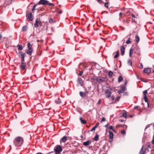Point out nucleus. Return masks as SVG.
I'll return each mask as SVG.
<instances>
[{
  "label": "nucleus",
  "mask_w": 154,
  "mask_h": 154,
  "mask_svg": "<svg viewBox=\"0 0 154 154\" xmlns=\"http://www.w3.org/2000/svg\"><path fill=\"white\" fill-rule=\"evenodd\" d=\"M27 46L28 47V50L33 51L32 45H31L30 43H28Z\"/></svg>",
  "instance_id": "obj_13"
},
{
  "label": "nucleus",
  "mask_w": 154,
  "mask_h": 154,
  "mask_svg": "<svg viewBox=\"0 0 154 154\" xmlns=\"http://www.w3.org/2000/svg\"><path fill=\"white\" fill-rule=\"evenodd\" d=\"M152 144L154 145V136L153 137V139L152 141Z\"/></svg>",
  "instance_id": "obj_51"
},
{
  "label": "nucleus",
  "mask_w": 154,
  "mask_h": 154,
  "mask_svg": "<svg viewBox=\"0 0 154 154\" xmlns=\"http://www.w3.org/2000/svg\"><path fill=\"white\" fill-rule=\"evenodd\" d=\"M105 94L106 97H109L110 96L111 93L109 90H106L105 91Z\"/></svg>",
  "instance_id": "obj_9"
},
{
  "label": "nucleus",
  "mask_w": 154,
  "mask_h": 154,
  "mask_svg": "<svg viewBox=\"0 0 154 154\" xmlns=\"http://www.w3.org/2000/svg\"><path fill=\"white\" fill-rule=\"evenodd\" d=\"M63 12V11L61 10H60L59 11H58V14H61Z\"/></svg>",
  "instance_id": "obj_54"
},
{
  "label": "nucleus",
  "mask_w": 154,
  "mask_h": 154,
  "mask_svg": "<svg viewBox=\"0 0 154 154\" xmlns=\"http://www.w3.org/2000/svg\"><path fill=\"white\" fill-rule=\"evenodd\" d=\"M108 75L109 78H112V77L113 73L112 71H110L108 72Z\"/></svg>",
  "instance_id": "obj_25"
},
{
  "label": "nucleus",
  "mask_w": 154,
  "mask_h": 154,
  "mask_svg": "<svg viewBox=\"0 0 154 154\" xmlns=\"http://www.w3.org/2000/svg\"><path fill=\"white\" fill-rule=\"evenodd\" d=\"M140 37L138 35H136L135 36V40L137 43H138L140 41Z\"/></svg>",
  "instance_id": "obj_17"
},
{
  "label": "nucleus",
  "mask_w": 154,
  "mask_h": 154,
  "mask_svg": "<svg viewBox=\"0 0 154 154\" xmlns=\"http://www.w3.org/2000/svg\"><path fill=\"white\" fill-rule=\"evenodd\" d=\"M78 82L81 84H82L83 83L82 79L81 78H79L78 79Z\"/></svg>",
  "instance_id": "obj_21"
},
{
  "label": "nucleus",
  "mask_w": 154,
  "mask_h": 154,
  "mask_svg": "<svg viewBox=\"0 0 154 154\" xmlns=\"http://www.w3.org/2000/svg\"><path fill=\"white\" fill-rule=\"evenodd\" d=\"M146 147H147L148 148H151V146H150V145H146Z\"/></svg>",
  "instance_id": "obj_49"
},
{
  "label": "nucleus",
  "mask_w": 154,
  "mask_h": 154,
  "mask_svg": "<svg viewBox=\"0 0 154 154\" xmlns=\"http://www.w3.org/2000/svg\"><path fill=\"white\" fill-rule=\"evenodd\" d=\"M125 48L124 46H122L121 48V54L122 56L123 55L125 54Z\"/></svg>",
  "instance_id": "obj_10"
},
{
  "label": "nucleus",
  "mask_w": 154,
  "mask_h": 154,
  "mask_svg": "<svg viewBox=\"0 0 154 154\" xmlns=\"http://www.w3.org/2000/svg\"><path fill=\"white\" fill-rule=\"evenodd\" d=\"M144 100L145 102H148V100L147 97L146 96H144Z\"/></svg>",
  "instance_id": "obj_39"
},
{
  "label": "nucleus",
  "mask_w": 154,
  "mask_h": 154,
  "mask_svg": "<svg viewBox=\"0 0 154 154\" xmlns=\"http://www.w3.org/2000/svg\"><path fill=\"white\" fill-rule=\"evenodd\" d=\"M88 93V92L87 91V89H85V92L84 93L85 96H87Z\"/></svg>",
  "instance_id": "obj_32"
},
{
  "label": "nucleus",
  "mask_w": 154,
  "mask_h": 154,
  "mask_svg": "<svg viewBox=\"0 0 154 154\" xmlns=\"http://www.w3.org/2000/svg\"><path fill=\"white\" fill-rule=\"evenodd\" d=\"M151 69L149 68H145L144 69L143 72L144 73L149 74L150 72Z\"/></svg>",
  "instance_id": "obj_11"
},
{
  "label": "nucleus",
  "mask_w": 154,
  "mask_h": 154,
  "mask_svg": "<svg viewBox=\"0 0 154 154\" xmlns=\"http://www.w3.org/2000/svg\"><path fill=\"white\" fill-rule=\"evenodd\" d=\"M33 51L28 50L26 51V53L28 54H30V56L32 55V52Z\"/></svg>",
  "instance_id": "obj_27"
},
{
  "label": "nucleus",
  "mask_w": 154,
  "mask_h": 154,
  "mask_svg": "<svg viewBox=\"0 0 154 154\" xmlns=\"http://www.w3.org/2000/svg\"><path fill=\"white\" fill-rule=\"evenodd\" d=\"M123 79V78H122V77L120 75L118 77V82H121L122 81Z\"/></svg>",
  "instance_id": "obj_26"
},
{
  "label": "nucleus",
  "mask_w": 154,
  "mask_h": 154,
  "mask_svg": "<svg viewBox=\"0 0 154 154\" xmlns=\"http://www.w3.org/2000/svg\"><path fill=\"white\" fill-rule=\"evenodd\" d=\"M127 84V82H125V83L124 84H125V85H126V84Z\"/></svg>",
  "instance_id": "obj_63"
},
{
  "label": "nucleus",
  "mask_w": 154,
  "mask_h": 154,
  "mask_svg": "<svg viewBox=\"0 0 154 154\" xmlns=\"http://www.w3.org/2000/svg\"><path fill=\"white\" fill-rule=\"evenodd\" d=\"M147 93V91L146 90H145L143 91V94L144 96H146Z\"/></svg>",
  "instance_id": "obj_36"
},
{
  "label": "nucleus",
  "mask_w": 154,
  "mask_h": 154,
  "mask_svg": "<svg viewBox=\"0 0 154 154\" xmlns=\"http://www.w3.org/2000/svg\"><path fill=\"white\" fill-rule=\"evenodd\" d=\"M116 53V54L114 57V58H117L119 56V51H117Z\"/></svg>",
  "instance_id": "obj_30"
},
{
  "label": "nucleus",
  "mask_w": 154,
  "mask_h": 154,
  "mask_svg": "<svg viewBox=\"0 0 154 154\" xmlns=\"http://www.w3.org/2000/svg\"><path fill=\"white\" fill-rule=\"evenodd\" d=\"M48 1L46 0H40L38 3V5L42 4L45 5L48 4Z\"/></svg>",
  "instance_id": "obj_4"
},
{
  "label": "nucleus",
  "mask_w": 154,
  "mask_h": 154,
  "mask_svg": "<svg viewBox=\"0 0 154 154\" xmlns=\"http://www.w3.org/2000/svg\"><path fill=\"white\" fill-rule=\"evenodd\" d=\"M98 124H97L95 126H96L97 127L98 126Z\"/></svg>",
  "instance_id": "obj_64"
},
{
  "label": "nucleus",
  "mask_w": 154,
  "mask_h": 154,
  "mask_svg": "<svg viewBox=\"0 0 154 154\" xmlns=\"http://www.w3.org/2000/svg\"><path fill=\"white\" fill-rule=\"evenodd\" d=\"M79 94L82 97H83L85 96L84 93L82 91L80 92Z\"/></svg>",
  "instance_id": "obj_34"
},
{
  "label": "nucleus",
  "mask_w": 154,
  "mask_h": 154,
  "mask_svg": "<svg viewBox=\"0 0 154 154\" xmlns=\"http://www.w3.org/2000/svg\"><path fill=\"white\" fill-rule=\"evenodd\" d=\"M121 134L123 135H125L126 134V132L125 130H124L121 131Z\"/></svg>",
  "instance_id": "obj_37"
},
{
  "label": "nucleus",
  "mask_w": 154,
  "mask_h": 154,
  "mask_svg": "<svg viewBox=\"0 0 154 154\" xmlns=\"http://www.w3.org/2000/svg\"><path fill=\"white\" fill-rule=\"evenodd\" d=\"M55 102L57 104H60L61 102V101L60 100L59 98H58L57 100H56L55 101Z\"/></svg>",
  "instance_id": "obj_31"
},
{
  "label": "nucleus",
  "mask_w": 154,
  "mask_h": 154,
  "mask_svg": "<svg viewBox=\"0 0 154 154\" xmlns=\"http://www.w3.org/2000/svg\"><path fill=\"white\" fill-rule=\"evenodd\" d=\"M2 38V35L0 34V40Z\"/></svg>",
  "instance_id": "obj_60"
},
{
  "label": "nucleus",
  "mask_w": 154,
  "mask_h": 154,
  "mask_svg": "<svg viewBox=\"0 0 154 154\" xmlns=\"http://www.w3.org/2000/svg\"><path fill=\"white\" fill-rule=\"evenodd\" d=\"M48 5L49 6H54V4L52 3H48Z\"/></svg>",
  "instance_id": "obj_48"
},
{
  "label": "nucleus",
  "mask_w": 154,
  "mask_h": 154,
  "mask_svg": "<svg viewBox=\"0 0 154 154\" xmlns=\"http://www.w3.org/2000/svg\"><path fill=\"white\" fill-rule=\"evenodd\" d=\"M122 116L124 118H126L127 117L126 113L124 112L122 114Z\"/></svg>",
  "instance_id": "obj_41"
},
{
  "label": "nucleus",
  "mask_w": 154,
  "mask_h": 154,
  "mask_svg": "<svg viewBox=\"0 0 154 154\" xmlns=\"http://www.w3.org/2000/svg\"><path fill=\"white\" fill-rule=\"evenodd\" d=\"M38 25H40V26H42V22L40 21V19L39 18V21H38Z\"/></svg>",
  "instance_id": "obj_38"
},
{
  "label": "nucleus",
  "mask_w": 154,
  "mask_h": 154,
  "mask_svg": "<svg viewBox=\"0 0 154 154\" xmlns=\"http://www.w3.org/2000/svg\"><path fill=\"white\" fill-rule=\"evenodd\" d=\"M122 14L121 12L119 14V16L120 18H122L123 17L122 16Z\"/></svg>",
  "instance_id": "obj_47"
},
{
  "label": "nucleus",
  "mask_w": 154,
  "mask_h": 154,
  "mask_svg": "<svg viewBox=\"0 0 154 154\" xmlns=\"http://www.w3.org/2000/svg\"><path fill=\"white\" fill-rule=\"evenodd\" d=\"M123 126L122 125H117L116 126V128H118L120 127H122Z\"/></svg>",
  "instance_id": "obj_40"
},
{
  "label": "nucleus",
  "mask_w": 154,
  "mask_h": 154,
  "mask_svg": "<svg viewBox=\"0 0 154 154\" xmlns=\"http://www.w3.org/2000/svg\"><path fill=\"white\" fill-rule=\"evenodd\" d=\"M140 66L139 67V68L141 69H142L143 68V66L142 65V63H140Z\"/></svg>",
  "instance_id": "obj_46"
},
{
  "label": "nucleus",
  "mask_w": 154,
  "mask_h": 154,
  "mask_svg": "<svg viewBox=\"0 0 154 154\" xmlns=\"http://www.w3.org/2000/svg\"><path fill=\"white\" fill-rule=\"evenodd\" d=\"M127 125H125V129H126L127 128Z\"/></svg>",
  "instance_id": "obj_62"
},
{
  "label": "nucleus",
  "mask_w": 154,
  "mask_h": 154,
  "mask_svg": "<svg viewBox=\"0 0 154 154\" xmlns=\"http://www.w3.org/2000/svg\"><path fill=\"white\" fill-rule=\"evenodd\" d=\"M101 99H100L98 101V102L97 103V104L98 105L100 104L101 103Z\"/></svg>",
  "instance_id": "obj_44"
},
{
  "label": "nucleus",
  "mask_w": 154,
  "mask_h": 154,
  "mask_svg": "<svg viewBox=\"0 0 154 154\" xmlns=\"http://www.w3.org/2000/svg\"><path fill=\"white\" fill-rule=\"evenodd\" d=\"M19 54H20V56L21 57V62H24V57L26 56L25 54L21 51H19Z\"/></svg>",
  "instance_id": "obj_5"
},
{
  "label": "nucleus",
  "mask_w": 154,
  "mask_h": 154,
  "mask_svg": "<svg viewBox=\"0 0 154 154\" xmlns=\"http://www.w3.org/2000/svg\"><path fill=\"white\" fill-rule=\"evenodd\" d=\"M17 47H18V50L19 51L22 50L23 49L22 46L21 45H18Z\"/></svg>",
  "instance_id": "obj_22"
},
{
  "label": "nucleus",
  "mask_w": 154,
  "mask_h": 154,
  "mask_svg": "<svg viewBox=\"0 0 154 154\" xmlns=\"http://www.w3.org/2000/svg\"><path fill=\"white\" fill-rule=\"evenodd\" d=\"M120 99V97L119 96H118L116 97V99L115 100V101H118Z\"/></svg>",
  "instance_id": "obj_45"
},
{
  "label": "nucleus",
  "mask_w": 154,
  "mask_h": 154,
  "mask_svg": "<svg viewBox=\"0 0 154 154\" xmlns=\"http://www.w3.org/2000/svg\"><path fill=\"white\" fill-rule=\"evenodd\" d=\"M126 88L125 87L122 86L120 88V89L118 91V93L120 94L123 93L125 90Z\"/></svg>",
  "instance_id": "obj_6"
},
{
  "label": "nucleus",
  "mask_w": 154,
  "mask_h": 154,
  "mask_svg": "<svg viewBox=\"0 0 154 154\" xmlns=\"http://www.w3.org/2000/svg\"><path fill=\"white\" fill-rule=\"evenodd\" d=\"M107 80V79L106 77H99L97 78V81L100 82H106Z\"/></svg>",
  "instance_id": "obj_3"
},
{
  "label": "nucleus",
  "mask_w": 154,
  "mask_h": 154,
  "mask_svg": "<svg viewBox=\"0 0 154 154\" xmlns=\"http://www.w3.org/2000/svg\"><path fill=\"white\" fill-rule=\"evenodd\" d=\"M27 27L26 26H25L23 27L22 29V31L23 32H26L27 30Z\"/></svg>",
  "instance_id": "obj_29"
},
{
  "label": "nucleus",
  "mask_w": 154,
  "mask_h": 154,
  "mask_svg": "<svg viewBox=\"0 0 154 154\" xmlns=\"http://www.w3.org/2000/svg\"><path fill=\"white\" fill-rule=\"evenodd\" d=\"M144 148L143 149H145V150L144 151H145V152H148L149 151V150L148 149V148L146 147V148H145L144 147H143Z\"/></svg>",
  "instance_id": "obj_42"
},
{
  "label": "nucleus",
  "mask_w": 154,
  "mask_h": 154,
  "mask_svg": "<svg viewBox=\"0 0 154 154\" xmlns=\"http://www.w3.org/2000/svg\"><path fill=\"white\" fill-rule=\"evenodd\" d=\"M24 141L23 138L18 136L15 138L13 140V143L15 146L19 147L21 146Z\"/></svg>",
  "instance_id": "obj_1"
},
{
  "label": "nucleus",
  "mask_w": 154,
  "mask_h": 154,
  "mask_svg": "<svg viewBox=\"0 0 154 154\" xmlns=\"http://www.w3.org/2000/svg\"><path fill=\"white\" fill-rule=\"evenodd\" d=\"M39 20V18H38L36 19L35 20V24H34V26L36 28H37L39 26L38 25V21Z\"/></svg>",
  "instance_id": "obj_14"
},
{
  "label": "nucleus",
  "mask_w": 154,
  "mask_h": 154,
  "mask_svg": "<svg viewBox=\"0 0 154 154\" xmlns=\"http://www.w3.org/2000/svg\"><path fill=\"white\" fill-rule=\"evenodd\" d=\"M38 4L37 3V4H35V5H34L32 8V12L33 13L34 11L35 10H36L37 9H35V8L36 7V6L37 5H38Z\"/></svg>",
  "instance_id": "obj_28"
},
{
  "label": "nucleus",
  "mask_w": 154,
  "mask_h": 154,
  "mask_svg": "<svg viewBox=\"0 0 154 154\" xmlns=\"http://www.w3.org/2000/svg\"><path fill=\"white\" fill-rule=\"evenodd\" d=\"M105 118H104V117H103V118L102 119V120H101V122H103L104 121H105Z\"/></svg>",
  "instance_id": "obj_53"
},
{
  "label": "nucleus",
  "mask_w": 154,
  "mask_h": 154,
  "mask_svg": "<svg viewBox=\"0 0 154 154\" xmlns=\"http://www.w3.org/2000/svg\"><path fill=\"white\" fill-rule=\"evenodd\" d=\"M131 38H129L126 41V43L127 44H129L131 43Z\"/></svg>",
  "instance_id": "obj_33"
},
{
  "label": "nucleus",
  "mask_w": 154,
  "mask_h": 154,
  "mask_svg": "<svg viewBox=\"0 0 154 154\" xmlns=\"http://www.w3.org/2000/svg\"><path fill=\"white\" fill-rule=\"evenodd\" d=\"M83 73V71H81V72L79 73V75L80 76H82V75Z\"/></svg>",
  "instance_id": "obj_50"
},
{
  "label": "nucleus",
  "mask_w": 154,
  "mask_h": 154,
  "mask_svg": "<svg viewBox=\"0 0 154 154\" xmlns=\"http://www.w3.org/2000/svg\"><path fill=\"white\" fill-rule=\"evenodd\" d=\"M96 128H95V127H94L92 129H91L90 131H94L95 130Z\"/></svg>",
  "instance_id": "obj_52"
},
{
  "label": "nucleus",
  "mask_w": 154,
  "mask_h": 154,
  "mask_svg": "<svg viewBox=\"0 0 154 154\" xmlns=\"http://www.w3.org/2000/svg\"><path fill=\"white\" fill-rule=\"evenodd\" d=\"M138 107V106H134V109H137Z\"/></svg>",
  "instance_id": "obj_58"
},
{
  "label": "nucleus",
  "mask_w": 154,
  "mask_h": 154,
  "mask_svg": "<svg viewBox=\"0 0 154 154\" xmlns=\"http://www.w3.org/2000/svg\"><path fill=\"white\" fill-rule=\"evenodd\" d=\"M91 143V140H88L86 142H85L83 143V144L85 146H87L90 144Z\"/></svg>",
  "instance_id": "obj_12"
},
{
  "label": "nucleus",
  "mask_w": 154,
  "mask_h": 154,
  "mask_svg": "<svg viewBox=\"0 0 154 154\" xmlns=\"http://www.w3.org/2000/svg\"><path fill=\"white\" fill-rule=\"evenodd\" d=\"M20 66L22 70L25 69V67L26 66V63H23V62H21Z\"/></svg>",
  "instance_id": "obj_7"
},
{
  "label": "nucleus",
  "mask_w": 154,
  "mask_h": 154,
  "mask_svg": "<svg viewBox=\"0 0 154 154\" xmlns=\"http://www.w3.org/2000/svg\"><path fill=\"white\" fill-rule=\"evenodd\" d=\"M108 2L106 3L105 4L104 6L105 7H106L107 8H108Z\"/></svg>",
  "instance_id": "obj_43"
},
{
  "label": "nucleus",
  "mask_w": 154,
  "mask_h": 154,
  "mask_svg": "<svg viewBox=\"0 0 154 154\" xmlns=\"http://www.w3.org/2000/svg\"><path fill=\"white\" fill-rule=\"evenodd\" d=\"M80 120L81 121L82 124H85L86 123V121L85 120L82 119V118L80 117Z\"/></svg>",
  "instance_id": "obj_19"
},
{
  "label": "nucleus",
  "mask_w": 154,
  "mask_h": 154,
  "mask_svg": "<svg viewBox=\"0 0 154 154\" xmlns=\"http://www.w3.org/2000/svg\"><path fill=\"white\" fill-rule=\"evenodd\" d=\"M109 128L110 129L112 130L113 129V127L112 126H111L109 127Z\"/></svg>",
  "instance_id": "obj_55"
},
{
  "label": "nucleus",
  "mask_w": 154,
  "mask_h": 154,
  "mask_svg": "<svg viewBox=\"0 0 154 154\" xmlns=\"http://www.w3.org/2000/svg\"><path fill=\"white\" fill-rule=\"evenodd\" d=\"M12 0H7L5 1L4 5H8L11 3Z\"/></svg>",
  "instance_id": "obj_15"
},
{
  "label": "nucleus",
  "mask_w": 154,
  "mask_h": 154,
  "mask_svg": "<svg viewBox=\"0 0 154 154\" xmlns=\"http://www.w3.org/2000/svg\"><path fill=\"white\" fill-rule=\"evenodd\" d=\"M144 147H143L140 150L139 154H145V151H143Z\"/></svg>",
  "instance_id": "obj_23"
},
{
  "label": "nucleus",
  "mask_w": 154,
  "mask_h": 154,
  "mask_svg": "<svg viewBox=\"0 0 154 154\" xmlns=\"http://www.w3.org/2000/svg\"><path fill=\"white\" fill-rule=\"evenodd\" d=\"M54 150L56 154H60V152H62V149L60 146L58 145L55 147Z\"/></svg>",
  "instance_id": "obj_2"
},
{
  "label": "nucleus",
  "mask_w": 154,
  "mask_h": 154,
  "mask_svg": "<svg viewBox=\"0 0 154 154\" xmlns=\"http://www.w3.org/2000/svg\"><path fill=\"white\" fill-rule=\"evenodd\" d=\"M134 50L132 47L131 48L129 52V56L130 57H132V55L133 54Z\"/></svg>",
  "instance_id": "obj_18"
},
{
  "label": "nucleus",
  "mask_w": 154,
  "mask_h": 154,
  "mask_svg": "<svg viewBox=\"0 0 154 154\" xmlns=\"http://www.w3.org/2000/svg\"><path fill=\"white\" fill-rule=\"evenodd\" d=\"M67 140V137L66 136H64L61 139L60 142H65Z\"/></svg>",
  "instance_id": "obj_16"
},
{
  "label": "nucleus",
  "mask_w": 154,
  "mask_h": 154,
  "mask_svg": "<svg viewBox=\"0 0 154 154\" xmlns=\"http://www.w3.org/2000/svg\"><path fill=\"white\" fill-rule=\"evenodd\" d=\"M109 137L111 139H112L113 138V134L112 132L111 131H109Z\"/></svg>",
  "instance_id": "obj_20"
},
{
  "label": "nucleus",
  "mask_w": 154,
  "mask_h": 154,
  "mask_svg": "<svg viewBox=\"0 0 154 154\" xmlns=\"http://www.w3.org/2000/svg\"><path fill=\"white\" fill-rule=\"evenodd\" d=\"M128 63V65H130L131 66H132V61L131 60H129Z\"/></svg>",
  "instance_id": "obj_35"
},
{
  "label": "nucleus",
  "mask_w": 154,
  "mask_h": 154,
  "mask_svg": "<svg viewBox=\"0 0 154 154\" xmlns=\"http://www.w3.org/2000/svg\"><path fill=\"white\" fill-rule=\"evenodd\" d=\"M119 121L121 122H124V120L123 119H119Z\"/></svg>",
  "instance_id": "obj_56"
},
{
  "label": "nucleus",
  "mask_w": 154,
  "mask_h": 154,
  "mask_svg": "<svg viewBox=\"0 0 154 154\" xmlns=\"http://www.w3.org/2000/svg\"><path fill=\"white\" fill-rule=\"evenodd\" d=\"M99 135L97 134L94 138V140L95 141L98 140L99 139Z\"/></svg>",
  "instance_id": "obj_24"
},
{
  "label": "nucleus",
  "mask_w": 154,
  "mask_h": 154,
  "mask_svg": "<svg viewBox=\"0 0 154 154\" xmlns=\"http://www.w3.org/2000/svg\"><path fill=\"white\" fill-rule=\"evenodd\" d=\"M131 16L133 17H134V18H135V15L133 14H131Z\"/></svg>",
  "instance_id": "obj_57"
},
{
  "label": "nucleus",
  "mask_w": 154,
  "mask_h": 154,
  "mask_svg": "<svg viewBox=\"0 0 154 154\" xmlns=\"http://www.w3.org/2000/svg\"><path fill=\"white\" fill-rule=\"evenodd\" d=\"M28 18L30 21H32L33 19V16L31 12L29 13L28 14Z\"/></svg>",
  "instance_id": "obj_8"
},
{
  "label": "nucleus",
  "mask_w": 154,
  "mask_h": 154,
  "mask_svg": "<svg viewBox=\"0 0 154 154\" xmlns=\"http://www.w3.org/2000/svg\"><path fill=\"white\" fill-rule=\"evenodd\" d=\"M53 22V21H52V19H51L50 20V21H49V22H50V23H51V22Z\"/></svg>",
  "instance_id": "obj_61"
},
{
  "label": "nucleus",
  "mask_w": 154,
  "mask_h": 154,
  "mask_svg": "<svg viewBox=\"0 0 154 154\" xmlns=\"http://www.w3.org/2000/svg\"><path fill=\"white\" fill-rule=\"evenodd\" d=\"M109 125V123H107V124L105 126L106 127H108Z\"/></svg>",
  "instance_id": "obj_59"
}]
</instances>
